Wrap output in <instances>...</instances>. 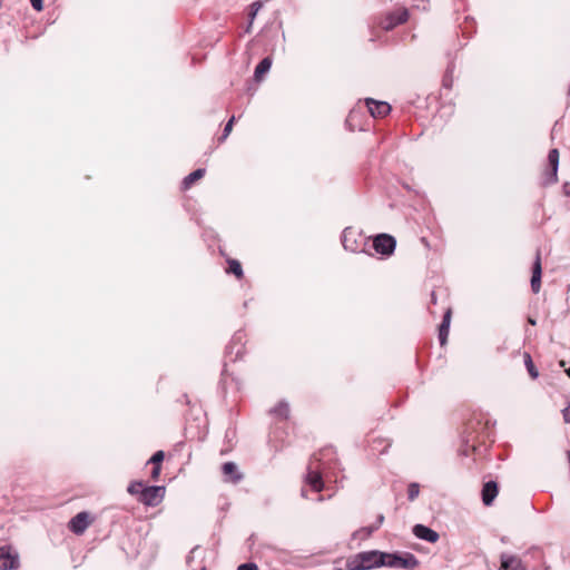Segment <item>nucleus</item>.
<instances>
[{
    "label": "nucleus",
    "instance_id": "obj_27",
    "mask_svg": "<svg viewBox=\"0 0 570 570\" xmlns=\"http://www.w3.org/2000/svg\"><path fill=\"white\" fill-rule=\"evenodd\" d=\"M236 118L233 116L225 125L222 136L219 137V141H224L230 134L233 129V125L235 122Z\"/></svg>",
    "mask_w": 570,
    "mask_h": 570
},
{
    "label": "nucleus",
    "instance_id": "obj_43",
    "mask_svg": "<svg viewBox=\"0 0 570 570\" xmlns=\"http://www.w3.org/2000/svg\"><path fill=\"white\" fill-rule=\"evenodd\" d=\"M566 455H567L568 461L570 462V450L566 451Z\"/></svg>",
    "mask_w": 570,
    "mask_h": 570
},
{
    "label": "nucleus",
    "instance_id": "obj_22",
    "mask_svg": "<svg viewBox=\"0 0 570 570\" xmlns=\"http://www.w3.org/2000/svg\"><path fill=\"white\" fill-rule=\"evenodd\" d=\"M228 272L234 274L237 278L243 276L242 265L236 259H228Z\"/></svg>",
    "mask_w": 570,
    "mask_h": 570
},
{
    "label": "nucleus",
    "instance_id": "obj_2",
    "mask_svg": "<svg viewBox=\"0 0 570 570\" xmlns=\"http://www.w3.org/2000/svg\"><path fill=\"white\" fill-rule=\"evenodd\" d=\"M384 564L383 567L413 570L419 567L420 562L417 558L411 552L404 553H387L384 552Z\"/></svg>",
    "mask_w": 570,
    "mask_h": 570
},
{
    "label": "nucleus",
    "instance_id": "obj_16",
    "mask_svg": "<svg viewBox=\"0 0 570 570\" xmlns=\"http://www.w3.org/2000/svg\"><path fill=\"white\" fill-rule=\"evenodd\" d=\"M481 494L483 504L491 505L498 495V483L495 481L484 483Z\"/></svg>",
    "mask_w": 570,
    "mask_h": 570
},
{
    "label": "nucleus",
    "instance_id": "obj_13",
    "mask_svg": "<svg viewBox=\"0 0 570 570\" xmlns=\"http://www.w3.org/2000/svg\"><path fill=\"white\" fill-rule=\"evenodd\" d=\"M501 566L500 570H527L521 559L517 556L509 553H501L500 556Z\"/></svg>",
    "mask_w": 570,
    "mask_h": 570
},
{
    "label": "nucleus",
    "instance_id": "obj_41",
    "mask_svg": "<svg viewBox=\"0 0 570 570\" xmlns=\"http://www.w3.org/2000/svg\"><path fill=\"white\" fill-rule=\"evenodd\" d=\"M311 463H313V464H314V462H313V461H311ZM313 469H314V470H318V471H321V470L323 471V470H324V466H318V465H317V466H315V468L313 466Z\"/></svg>",
    "mask_w": 570,
    "mask_h": 570
},
{
    "label": "nucleus",
    "instance_id": "obj_9",
    "mask_svg": "<svg viewBox=\"0 0 570 570\" xmlns=\"http://www.w3.org/2000/svg\"><path fill=\"white\" fill-rule=\"evenodd\" d=\"M355 236L356 233L352 228H345L342 234L343 247L352 253L360 252L363 246V243H358Z\"/></svg>",
    "mask_w": 570,
    "mask_h": 570
},
{
    "label": "nucleus",
    "instance_id": "obj_19",
    "mask_svg": "<svg viewBox=\"0 0 570 570\" xmlns=\"http://www.w3.org/2000/svg\"><path fill=\"white\" fill-rule=\"evenodd\" d=\"M523 361H524V365L527 367L529 375L532 379H537L539 376V372H538L537 367L534 366L531 355L528 352H524Z\"/></svg>",
    "mask_w": 570,
    "mask_h": 570
},
{
    "label": "nucleus",
    "instance_id": "obj_5",
    "mask_svg": "<svg viewBox=\"0 0 570 570\" xmlns=\"http://www.w3.org/2000/svg\"><path fill=\"white\" fill-rule=\"evenodd\" d=\"M396 247V239L389 234H379L373 239V248L385 256H390L394 253Z\"/></svg>",
    "mask_w": 570,
    "mask_h": 570
},
{
    "label": "nucleus",
    "instance_id": "obj_37",
    "mask_svg": "<svg viewBox=\"0 0 570 570\" xmlns=\"http://www.w3.org/2000/svg\"><path fill=\"white\" fill-rule=\"evenodd\" d=\"M384 515L383 514H379L377 518H376V522L373 523L374 525H377V529L383 524L384 522Z\"/></svg>",
    "mask_w": 570,
    "mask_h": 570
},
{
    "label": "nucleus",
    "instance_id": "obj_45",
    "mask_svg": "<svg viewBox=\"0 0 570 570\" xmlns=\"http://www.w3.org/2000/svg\"><path fill=\"white\" fill-rule=\"evenodd\" d=\"M557 125H558V122H556V124H554V126H553V128H552V135L556 132Z\"/></svg>",
    "mask_w": 570,
    "mask_h": 570
},
{
    "label": "nucleus",
    "instance_id": "obj_26",
    "mask_svg": "<svg viewBox=\"0 0 570 570\" xmlns=\"http://www.w3.org/2000/svg\"><path fill=\"white\" fill-rule=\"evenodd\" d=\"M164 458H165L164 451L159 450L151 455V458L148 460L147 463H151L153 465H156V466H161V462L164 461Z\"/></svg>",
    "mask_w": 570,
    "mask_h": 570
},
{
    "label": "nucleus",
    "instance_id": "obj_46",
    "mask_svg": "<svg viewBox=\"0 0 570 570\" xmlns=\"http://www.w3.org/2000/svg\"><path fill=\"white\" fill-rule=\"evenodd\" d=\"M564 372L570 377V368H566Z\"/></svg>",
    "mask_w": 570,
    "mask_h": 570
},
{
    "label": "nucleus",
    "instance_id": "obj_3",
    "mask_svg": "<svg viewBox=\"0 0 570 570\" xmlns=\"http://www.w3.org/2000/svg\"><path fill=\"white\" fill-rule=\"evenodd\" d=\"M166 488L163 485L145 487L138 501L147 507L158 505L165 497Z\"/></svg>",
    "mask_w": 570,
    "mask_h": 570
},
{
    "label": "nucleus",
    "instance_id": "obj_28",
    "mask_svg": "<svg viewBox=\"0 0 570 570\" xmlns=\"http://www.w3.org/2000/svg\"><path fill=\"white\" fill-rule=\"evenodd\" d=\"M450 322H451V309H446V312L443 315V320L440 324L439 330L449 331L450 328Z\"/></svg>",
    "mask_w": 570,
    "mask_h": 570
},
{
    "label": "nucleus",
    "instance_id": "obj_29",
    "mask_svg": "<svg viewBox=\"0 0 570 570\" xmlns=\"http://www.w3.org/2000/svg\"><path fill=\"white\" fill-rule=\"evenodd\" d=\"M407 2H412V6L421 9V10H428L429 8V1L428 0H406Z\"/></svg>",
    "mask_w": 570,
    "mask_h": 570
},
{
    "label": "nucleus",
    "instance_id": "obj_39",
    "mask_svg": "<svg viewBox=\"0 0 570 570\" xmlns=\"http://www.w3.org/2000/svg\"><path fill=\"white\" fill-rule=\"evenodd\" d=\"M431 302H432L433 304H436V295H435V293H434V292H432V293H431Z\"/></svg>",
    "mask_w": 570,
    "mask_h": 570
},
{
    "label": "nucleus",
    "instance_id": "obj_36",
    "mask_svg": "<svg viewBox=\"0 0 570 570\" xmlns=\"http://www.w3.org/2000/svg\"><path fill=\"white\" fill-rule=\"evenodd\" d=\"M443 86L446 88H451L452 79L449 75H445V77L443 78Z\"/></svg>",
    "mask_w": 570,
    "mask_h": 570
},
{
    "label": "nucleus",
    "instance_id": "obj_33",
    "mask_svg": "<svg viewBox=\"0 0 570 570\" xmlns=\"http://www.w3.org/2000/svg\"><path fill=\"white\" fill-rule=\"evenodd\" d=\"M563 420L566 423H570V403H568L562 410Z\"/></svg>",
    "mask_w": 570,
    "mask_h": 570
},
{
    "label": "nucleus",
    "instance_id": "obj_15",
    "mask_svg": "<svg viewBox=\"0 0 570 570\" xmlns=\"http://www.w3.org/2000/svg\"><path fill=\"white\" fill-rule=\"evenodd\" d=\"M223 474L226 481L238 483L243 479L237 465L234 462H225L222 466Z\"/></svg>",
    "mask_w": 570,
    "mask_h": 570
},
{
    "label": "nucleus",
    "instance_id": "obj_11",
    "mask_svg": "<svg viewBox=\"0 0 570 570\" xmlns=\"http://www.w3.org/2000/svg\"><path fill=\"white\" fill-rule=\"evenodd\" d=\"M306 483L315 492H321L324 489V481L322 478V471L314 470L313 463H309L308 472L305 478Z\"/></svg>",
    "mask_w": 570,
    "mask_h": 570
},
{
    "label": "nucleus",
    "instance_id": "obj_12",
    "mask_svg": "<svg viewBox=\"0 0 570 570\" xmlns=\"http://www.w3.org/2000/svg\"><path fill=\"white\" fill-rule=\"evenodd\" d=\"M413 534L416 538L424 540L426 542H430V543H435L440 538L439 533L435 530H433L424 524H415L413 527Z\"/></svg>",
    "mask_w": 570,
    "mask_h": 570
},
{
    "label": "nucleus",
    "instance_id": "obj_34",
    "mask_svg": "<svg viewBox=\"0 0 570 570\" xmlns=\"http://www.w3.org/2000/svg\"><path fill=\"white\" fill-rule=\"evenodd\" d=\"M31 6L35 10L41 11L43 9V1L42 0H30Z\"/></svg>",
    "mask_w": 570,
    "mask_h": 570
},
{
    "label": "nucleus",
    "instance_id": "obj_48",
    "mask_svg": "<svg viewBox=\"0 0 570 570\" xmlns=\"http://www.w3.org/2000/svg\"><path fill=\"white\" fill-rule=\"evenodd\" d=\"M202 570H205V568H203Z\"/></svg>",
    "mask_w": 570,
    "mask_h": 570
},
{
    "label": "nucleus",
    "instance_id": "obj_6",
    "mask_svg": "<svg viewBox=\"0 0 570 570\" xmlns=\"http://www.w3.org/2000/svg\"><path fill=\"white\" fill-rule=\"evenodd\" d=\"M559 167V151L553 148L548 155V167L543 174V185H550L557 181V173Z\"/></svg>",
    "mask_w": 570,
    "mask_h": 570
},
{
    "label": "nucleus",
    "instance_id": "obj_44",
    "mask_svg": "<svg viewBox=\"0 0 570 570\" xmlns=\"http://www.w3.org/2000/svg\"><path fill=\"white\" fill-rule=\"evenodd\" d=\"M328 452H330V450H324V451H322V452H321V455H322V456H324V455H326Z\"/></svg>",
    "mask_w": 570,
    "mask_h": 570
},
{
    "label": "nucleus",
    "instance_id": "obj_7",
    "mask_svg": "<svg viewBox=\"0 0 570 570\" xmlns=\"http://www.w3.org/2000/svg\"><path fill=\"white\" fill-rule=\"evenodd\" d=\"M409 19V11L406 8H402L395 12H390L386 14L385 19L382 22V28L384 30H392L399 24L406 22Z\"/></svg>",
    "mask_w": 570,
    "mask_h": 570
},
{
    "label": "nucleus",
    "instance_id": "obj_14",
    "mask_svg": "<svg viewBox=\"0 0 570 570\" xmlns=\"http://www.w3.org/2000/svg\"><path fill=\"white\" fill-rule=\"evenodd\" d=\"M541 275H542V266H541V256L540 252L537 250L535 259L532 265V277H531V289L533 293H539L541 287Z\"/></svg>",
    "mask_w": 570,
    "mask_h": 570
},
{
    "label": "nucleus",
    "instance_id": "obj_40",
    "mask_svg": "<svg viewBox=\"0 0 570 570\" xmlns=\"http://www.w3.org/2000/svg\"><path fill=\"white\" fill-rule=\"evenodd\" d=\"M301 495H302L303 498H307V492H306V490H305V489H302V491H301Z\"/></svg>",
    "mask_w": 570,
    "mask_h": 570
},
{
    "label": "nucleus",
    "instance_id": "obj_31",
    "mask_svg": "<svg viewBox=\"0 0 570 570\" xmlns=\"http://www.w3.org/2000/svg\"><path fill=\"white\" fill-rule=\"evenodd\" d=\"M376 530L377 525L371 524L368 527L362 528L360 531L363 532L366 537H370Z\"/></svg>",
    "mask_w": 570,
    "mask_h": 570
},
{
    "label": "nucleus",
    "instance_id": "obj_42",
    "mask_svg": "<svg viewBox=\"0 0 570 570\" xmlns=\"http://www.w3.org/2000/svg\"><path fill=\"white\" fill-rule=\"evenodd\" d=\"M528 322H529L530 324H532V325H535V321H534L533 318H531V317H529V318H528Z\"/></svg>",
    "mask_w": 570,
    "mask_h": 570
},
{
    "label": "nucleus",
    "instance_id": "obj_1",
    "mask_svg": "<svg viewBox=\"0 0 570 570\" xmlns=\"http://www.w3.org/2000/svg\"><path fill=\"white\" fill-rule=\"evenodd\" d=\"M384 552L377 550L358 552L346 560L347 570H371L384 564Z\"/></svg>",
    "mask_w": 570,
    "mask_h": 570
},
{
    "label": "nucleus",
    "instance_id": "obj_4",
    "mask_svg": "<svg viewBox=\"0 0 570 570\" xmlns=\"http://www.w3.org/2000/svg\"><path fill=\"white\" fill-rule=\"evenodd\" d=\"M20 567L19 554L10 546L0 547V570H16Z\"/></svg>",
    "mask_w": 570,
    "mask_h": 570
},
{
    "label": "nucleus",
    "instance_id": "obj_47",
    "mask_svg": "<svg viewBox=\"0 0 570 570\" xmlns=\"http://www.w3.org/2000/svg\"><path fill=\"white\" fill-rule=\"evenodd\" d=\"M313 460L321 461V458H317L316 455L313 456Z\"/></svg>",
    "mask_w": 570,
    "mask_h": 570
},
{
    "label": "nucleus",
    "instance_id": "obj_8",
    "mask_svg": "<svg viewBox=\"0 0 570 570\" xmlns=\"http://www.w3.org/2000/svg\"><path fill=\"white\" fill-rule=\"evenodd\" d=\"M366 107L374 118H382L390 114L391 106L386 101H379L372 98L365 99Z\"/></svg>",
    "mask_w": 570,
    "mask_h": 570
},
{
    "label": "nucleus",
    "instance_id": "obj_20",
    "mask_svg": "<svg viewBox=\"0 0 570 570\" xmlns=\"http://www.w3.org/2000/svg\"><path fill=\"white\" fill-rule=\"evenodd\" d=\"M271 413L279 416L281 419H287L289 414V405L286 402H279L271 410Z\"/></svg>",
    "mask_w": 570,
    "mask_h": 570
},
{
    "label": "nucleus",
    "instance_id": "obj_18",
    "mask_svg": "<svg viewBox=\"0 0 570 570\" xmlns=\"http://www.w3.org/2000/svg\"><path fill=\"white\" fill-rule=\"evenodd\" d=\"M206 170L205 168H198L196 170H194L193 173H190L189 175H187L184 179H183V188L184 189H188L190 188V186L198 179L203 178L204 175H205Z\"/></svg>",
    "mask_w": 570,
    "mask_h": 570
},
{
    "label": "nucleus",
    "instance_id": "obj_23",
    "mask_svg": "<svg viewBox=\"0 0 570 570\" xmlns=\"http://www.w3.org/2000/svg\"><path fill=\"white\" fill-rule=\"evenodd\" d=\"M263 3L262 1H255L253 2L250 6H249V12H248V16H249V24L246 29V31H249L250 29V26L253 23V20L255 19L257 12L261 10Z\"/></svg>",
    "mask_w": 570,
    "mask_h": 570
},
{
    "label": "nucleus",
    "instance_id": "obj_21",
    "mask_svg": "<svg viewBox=\"0 0 570 570\" xmlns=\"http://www.w3.org/2000/svg\"><path fill=\"white\" fill-rule=\"evenodd\" d=\"M145 483L142 481H132L129 483L127 491L131 495L141 497V490L145 489Z\"/></svg>",
    "mask_w": 570,
    "mask_h": 570
},
{
    "label": "nucleus",
    "instance_id": "obj_25",
    "mask_svg": "<svg viewBox=\"0 0 570 570\" xmlns=\"http://www.w3.org/2000/svg\"><path fill=\"white\" fill-rule=\"evenodd\" d=\"M471 439L468 438L463 440V443L459 450L461 455L469 456L472 451L475 450L474 443L470 444Z\"/></svg>",
    "mask_w": 570,
    "mask_h": 570
},
{
    "label": "nucleus",
    "instance_id": "obj_38",
    "mask_svg": "<svg viewBox=\"0 0 570 570\" xmlns=\"http://www.w3.org/2000/svg\"><path fill=\"white\" fill-rule=\"evenodd\" d=\"M570 184L569 183H564L563 184V191L566 195H570Z\"/></svg>",
    "mask_w": 570,
    "mask_h": 570
},
{
    "label": "nucleus",
    "instance_id": "obj_35",
    "mask_svg": "<svg viewBox=\"0 0 570 570\" xmlns=\"http://www.w3.org/2000/svg\"><path fill=\"white\" fill-rule=\"evenodd\" d=\"M160 470H161V466H156V465L153 466L151 472H150V476L153 480L156 481L159 478Z\"/></svg>",
    "mask_w": 570,
    "mask_h": 570
},
{
    "label": "nucleus",
    "instance_id": "obj_24",
    "mask_svg": "<svg viewBox=\"0 0 570 570\" xmlns=\"http://www.w3.org/2000/svg\"><path fill=\"white\" fill-rule=\"evenodd\" d=\"M420 494V484L416 482H411L407 487V499L409 501H414Z\"/></svg>",
    "mask_w": 570,
    "mask_h": 570
},
{
    "label": "nucleus",
    "instance_id": "obj_30",
    "mask_svg": "<svg viewBox=\"0 0 570 570\" xmlns=\"http://www.w3.org/2000/svg\"><path fill=\"white\" fill-rule=\"evenodd\" d=\"M237 570H258V567L256 563L246 562L238 566Z\"/></svg>",
    "mask_w": 570,
    "mask_h": 570
},
{
    "label": "nucleus",
    "instance_id": "obj_10",
    "mask_svg": "<svg viewBox=\"0 0 570 570\" xmlns=\"http://www.w3.org/2000/svg\"><path fill=\"white\" fill-rule=\"evenodd\" d=\"M89 514L87 512L77 513L69 522V529L75 534H81L89 527Z\"/></svg>",
    "mask_w": 570,
    "mask_h": 570
},
{
    "label": "nucleus",
    "instance_id": "obj_17",
    "mask_svg": "<svg viewBox=\"0 0 570 570\" xmlns=\"http://www.w3.org/2000/svg\"><path fill=\"white\" fill-rule=\"evenodd\" d=\"M272 59L269 57H265L259 61L254 71V77L258 81L262 77L271 69Z\"/></svg>",
    "mask_w": 570,
    "mask_h": 570
},
{
    "label": "nucleus",
    "instance_id": "obj_32",
    "mask_svg": "<svg viewBox=\"0 0 570 570\" xmlns=\"http://www.w3.org/2000/svg\"><path fill=\"white\" fill-rule=\"evenodd\" d=\"M449 331L439 330V341L441 345L446 343Z\"/></svg>",
    "mask_w": 570,
    "mask_h": 570
}]
</instances>
